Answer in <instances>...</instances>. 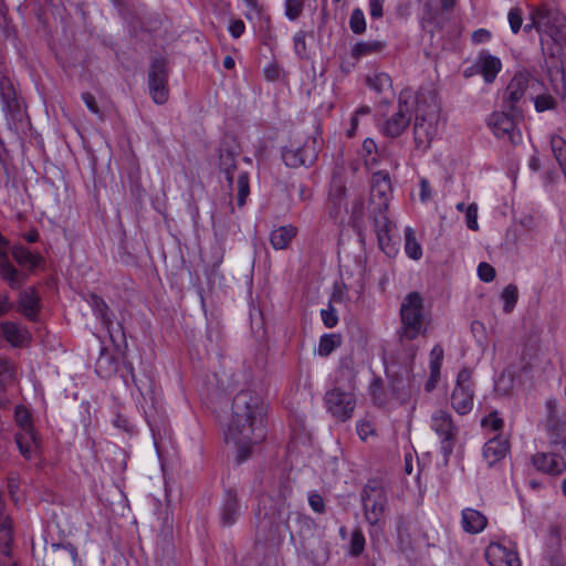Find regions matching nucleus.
I'll return each mask as SVG.
<instances>
[{
    "label": "nucleus",
    "instance_id": "nucleus-1",
    "mask_svg": "<svg viewBox=\"0 0 566 566\" xmlns=\"http://www.w3.org/2000/svg\"><path fill=\"white\" fill-rule=\"evenodd\" d=\"M266 413L268 405L259 391L243 389L234 396L224 439L238 448L239 462L245 461L252 448L265 440Z\"/></svg>",
    "mask_w": 566,
    "mask_h": 566
},
{
    "label": "nucleus",
    "instance_id": "nucleus-2",
    "mask_svg": "<svg viewBox=\"0 0 566 566\" xmlns=\"http://www.w3.org/2000/svg\"><path fill=\"white\" fill-rule=\"evenodd\" d=\"M429 102L423 94L416 95V122L413 126L417 149L426 151L438 135L440 109L433 96Z\"/></svg>",
    "mask_w": 566,
    "mask_h": 566
},
{
    "label": "nucleus",
    "instance_id": "nucleus-3",
    "mask_svg": "<svg viewBox=\"0 0 566 566\" xmlns=\"http://www.w3.org/2000/svg\"><path fill=\"white\" fill-rule=\"evenodd\" d=\"M399 314L401 325L398 335L401 342L413 340L426 334L423 298L420 293H408L401 302Z\"/></svg>",
    "mask_w": 566,
    "mask_h": 566
},
{
    "label": "nucleus",
    "instance_id": "nucleus-4",
    "mask_svg": "<svg viewBox=\"0 0 566 566\" xmlns=\"http://www.w3.org/2000/svg\"><path fill=\"white\" fill-rule=\"evenodd\" d=\"M219 168L224 175L229 188L237 190V205L243 207L250 195L249 172L239 170L235 164V154L226 149L220 151Z\"/></svg>",
    "mask_w": 566,
    "mask_h": 566
},
{
    "label": "nucleus",
    "instance_id": "nucleus-5",
    "mask_svg": "<svg viewBox=\"0 0 566 566\" xmlns=\"http://www.w3.org/2000/svg\"><path fill=\"white\" fill-rule=\"evenodd\" d=\"M521 116L520 109L513 112L503 107L488 116L486 125L495 138L515 146L522 143V133L517 127V118Z\"/></svg>",
    "mask_w": 566,
    "mask_h": 566
},
{
    "label": "nucleus",
    "instance_id": "nucleus-6",
    "mask_svg": "<svg viewBox=\"0 0 566 566\" xmlns=\"http://www.w3.org/2000/svg\"><path fill=\"white\" fill-rule=\"evenodd\" d=\"M319 145L316 138L292 139L282 147L283 163L291 168L311 167L318 157Z\"/></svg>",
    "mask_w": 566,
    "mask_h": 566
},
{
    "label": "nucleus",
    "instance_id": "nucleus-7",
    "mask_svg": "<svg viewBox=\"0 0 566 566\" xmlns=\"http://www.w3.org/2000/svg\"><path fill=\"white\" fill-rule=\"evenodd\" d=\"M532 23L525 25V30L533 27L539 32L547 34L555 42L566 35V19L557 10L551 9L546 6H541L531 12Z\"/></svg>",
    "mask_w": 566,
    "mask_h": 566
},
{
    "label": "nucleus",
    "instance_id": "nucleus-8",
    "mask_svg": "<svg viewBox=\"0 0 566 566\" xmlns=\"http://www.w3.org/2000/svg\"><path fill=\"white\" fill-rule=\"evenodd\" d=\"M286 491V488H284L283 491H280L276 499H273L269 494L260 495L258 500V507L254 512V516L258 521V527L272 531L283 521Z\"/></svg>",
    "mask_w": 566,
    "mask_h": 566
},
{
    "label": "nucleus",
    "instance_id": "nucleus-9",
    "mask_svg": "<svg viewBox=\"0 0 566 566\" xmlns=\"http://www.w3.org/2000/svg\"><path fill=\"white\" fill-rule=\"evenodd\" d=\"M416 102V95L411 90H403L398 97V109L381 125V133L390 138L399 137L409 126L411 120L410 106Z\"/></svg>",
    "mask_w": 566,
    "mask_h": 566
},
{
    "label": "nucleus",
    "instance_id": "nucleus-10",
    "mask_svg": "<svg viewBox=\"0 0 566 566\" xmlns=\"http://www.w3.org/2000/svg\"><path fill=\"white\" fill-rule=\"evenodd\" d=\"M451 406L461 416L468 415L474 405V386L472 371L463 367L457 375L455 386L451 392Z\"/></svg>",
    "mask_w": 566,
    "mask_h": 566
},
{
    "label": "nucleus",
    "instance_id": "nucleus-11",
    "mask_svg": "<svg viewBox=\"0 0 566 566\" xmlns=\"http://www.w3.org/2000/svg\"><path fill=\"white\" fill-rule=\"evenodd\" d=\"M430 428L439 438L441 452L448 458L453 452L458 434L451 413L443 409L436 410L430 418Z\"/></svg>",
    "mask_w": 566,
    "mask_h": 566
},
{
    "label": "nucleus",
    "instance_id": "nucleus-12",
    "mask_svg": "<svg viewBox=\"0 0 566 566\" xmlns=\"http://www.w3.org/2000/svg\"><path fill=\"white\" fill-rule=\"evenodd\" d=\"M14 419L17 424L20 427V431L15 433V442L21 454L25 459H30L39 448L38 438L34 433L31 421V415L25 407L17 406Z\"/></svg>",
    "mask_w": 566,
    "mask_h": 566
},
{
    "label": "nucleus",
    "instance_id": "nucleus-13",
    "mask_svg": "<svg viewBox=\"0 0 566 566\" xmlns=\"http://www.w3.org/2000/svg\"><path fill=\"white\" fill-rule=\"evenodd\" d=\"M327 411L338 421H347L356 408V396L339 388L331 389L325 395Z\"/></svg>",
    "mask_w": 566,
    "mask_h": 566
},
{
    "label": "nucleus",
    "instance_id": "nucleus-14",
    "mask_svg": "<svg viewBox=\"0 0 566 566\" xmlns=\"http://www.w3.org/2000/svg\"><path fill=\"white\" fill-rule=\"evenodd\" d=\"M485 558L490 566H522L516 545L506 538L492 541L485 548Z\"/></svg>",
    "mask_w": 566,
    "mask_h": 566
},
{
    "label": "nucleus",
    "instance_id": "nucleus-15",
    "mask_svg": "<svg viewBox=\"0 0 566 566\" xmlns=\"http://www.w3.org/2000/svg\"><path fill=\"white\" fill-rule=\"evenodd\" d=\"M557 400L547 399V422H548V440L551 447L566 455V415L558 417L557 415Z\"/></svg>",
    "mask_w": 566,
    "mask_h": 566
},
{
    "label": "nucleus",
    "instance_id": "nucleus-16",
    "mask_svg": "<svg viewBox=\"0 0 566 566\" xmlns=\"http://www.w3.org/2000/svg\"><path fill=\"white\" fill-rule=\"evenodd\" d=\"M148 88L149 94L156 104L163 105L168 101V74L164 59H156L151 63L148 74Z\"/></svg>",
    "mask_w": 566,
    "mask_h": 566
},
{
    "label": "nucleus",
    "instance_id": "nucleus-17",
    "mask_svg": "<svg viewBox=\"0 0 566 566\" xmlns=\"http://www.w3.org/2000/svg\"><path fill=\"white\" fill-rule=\"evenodd\" d=\"M363 506L367 523L376 526L380 522L387 506L386 492L382 489L366 485L363 492Z\"/></svg>",
    "mask_w": 566,
    "mask_h": 566
},
{
    "label": "nucleus",
    "instance_id": "nucleus-18",
    "mask_svg": "<svg viewBox=\"0 0 566 566\" xmlns=\"http://www.w3.org/2000/svg\"><path fill=\"white\" fill-rule=\"evenodd\" d=\"M530 82V74L523 72L515 73L506 86L502 107L513 112L518 109L516 105L524 97Z\"/></svg>",
    "mask_w": 566,
    "mask_h": 566
},
{
    "label": "nucleus",
    "instance_id": "nucleus-19",
    "mask_svg": "<svg viewBox=\"0 0 566 566\" xmlns=\"http://www.w3.org/2000/svg\"><path fill=\"white\" fill-rule=\"evenodd\" d=\"M536 471L548 475H560L566 470V461L556 450L551 452H536L531 459Z\"/></svg>",
    "mask_w": 566,
    "mask_h": 566
},
{
    "label": "nucleus",
    "instance_id": "nucleus-20",
    "mask_svg": "<svg viewBox=\"0 0 566 566\" xmlns=\"http://www.w3.org/2000/svg\"><path fill=\"white\" fill-rule=\"evenodd\" d=\"M9 241L0 233V275L12 289L20 287L27 275L18 271L8 256Z\"/></svg>",
    "mask_w": 566,
    "mask_h": 566
},
{
    "label": "nucleus",
    "instance_id": "nucleus-21",
    "mask_svg": "<svg viewBox=\"0 0 566 566\" xmlns=\"http://www.w3.org/2000/svg\"><path fill=\"white\" fill-rule=\"evenodd\" d=\"M391 197V180L387 172L377 171L371 178L370 199L378 209H387Z\"/></svg>",
    "mask_w": 566,
    "mask_h": 566
},
{
    "label": "nucleus",
    "instance_id": "nucleus-22",
    "mask_svg": "<svg viewBox=\"0 0 566 566\" xmlns=\"http://www.w3.org/2000/svg\"><path fill=\"white\" fill-rule=\"evenodd\" d=\"M476 74H480L486 84L495 81L497 74L502 70L501 60L492 55L489 51H481L473 64Z\"/></svg>",
    "mask_w": 566,
    "mask_h": 566
},
{
    "label": "nucleus",
    "instance_id": "nucleus-23",
    "mask_svg": "<svg viewBox=\"0 0 566 566\" xmlns=\"http://www.w3.org/2000/svg\"><path fill=\"white\" fill-rule=\"evenodd\" d=\"M83 298L86 301L88 306L92 308L93 314L101 323L102 327L108 333L111 339L114 342V334H113V318L114 315L106 304V302L98 296L97 294L91 293L87 295H82Z\"/></svg>",
    "mask_w": 566,
    "mask_h": 566
},
{
    "label": "nucleus",
    "instance_id": "nucleus-24",
    "mask_svg": "<svg viewBox=\"0 0 566 566\" xmlns=\"http://www.w3.org/2000/svg\"><path fill=\"white\" fill-rule=\"evenodd\" d=\"M241 513V506L238 493L233 489H227L223 493L222 502L220 505V521L224 526L233 525Z\"/></svg>",
    "mask_w": 566,
    "mask_h": 566
},
{
    "label": "nucleus",
    "instance_id": "nucleus-25",
    "mask_svg": "<svg viewBox=\"0 0 566 566\" xmlns=\"http://www.w3.org/2000/svg\"><path fill=\"white\" fill-rule=\"evenodd\" d=\"M395 226L387 218L377 223L376 234L380 250L388 256H394L399 251V240L391 234Z\"/></svg>",
    "mask_w": 566,
    "mask_h": 566
},
{
    "label": "nucleus",
    "instance_id": "nucleus-26",
    "mask_svg": "<svg viewBox=\"0 0 566 566\" xmlns=\"http://www.w3.org/2000/svg\"><path fill=\"white\" fill-rule=\"evenodd\" d=\"M11 254L14 261L23 269L33 272L44 266L45 261L41 253L31 251L22 244L12 248Z\"/></svg>",
    "mask_w": 566,
    "mask_h": 566
},
{
    "label": "nucleus",
    "instance_id": "nucleus-27",
    "mask_svg": "<svg viewBox=\"0 0 566 566\" xmlns=\"http://www.w3.org/2000/svg\"><path fill=\"white\" fill-rule=\"evenodd\" d=\"M510 444L506 439L494 437L488 440L483 447V459L488 467H493L502 461L509 453Z\"/></svg>",
    "mask_w": 566,
    "mask_h": 566
},
{
    "label": "nucleus",
    "instance_id": "nucleus-28",
    "mask_svg": "<svg viewBox=\"0 0 566 566\" xmlns=\"http://www.w3.org/2000/svg\"><path fill=\"white\" fill-rule=\"evenodd\" d=\"M461 526L468 534H480L488 526V517L475 509L465 507L461 512Z\"/></svg>",
    "mask_w": 566,
    "mask_h": 566
},
{
    "label": "nucleus",
    "instance_id": "nucleus-29",
    "mask_svg": "<svg viewBox=\"0 0 566 566\" xmlns=\"http://www.w3.org/2000/svg\"><path fill=\"white\" fill-rule=\"evenodd\" d=\"M0 328L6 340L13 347H22L31 339L29 331L14 322H3Z\"/></svg>",
    "mask_w": 566,
    "mask_h": 566
},
{
    "label": "nucleus",
    "instance_id": "nucleus-30",
    "mask_svg": "<svg viewBox=\"0 0 566 566\" xmlns=\"http://www.w3.org/2000/svg\"><path fill=\"white\" fill-rule=\"evenodd\" d=\"M0 97L4 111H7L10 114L20 111L18 95L14 85L9 76L2 75L0 77Z\"/></svg>",
    "mask_w": 566,
    "mask_h": 566
},
{
    "label": "nucleus",
    "instance_id": "nucleus-31",
    "mask_svg": "<svg viewBox=\"0 0 566 566\" xmlns=\"http://www.w3.org/2000/svg\"><path fill=\"white\" fill-rule=\"evenodd\" d=\"M297 232V228L293 224L277 227L270 233V243L274 250H285Z\"/></svg>",
    "mask_w": 566,
    "mask_h": 566
},
{
    "label": "nucleus",
    "instance_id": "nucleus-32",
    "mask_svg": "<svg viewBox=\"0 0 566 566\" xmlns=\"http://www.w3.org/2000/svg\"><path fill=\"white\" fill-rule=\"evenodd\" d=\"M19 311L29 319L34 321L40 310V297L33 289H29L20 294Z\"/></svg>",
    "mask_w": 566,
    "mask_h": 566
},
{
    "label": "nucleus",
    "instance_id": "nucleus-33",
    "mask_svg": "<svg viewBox=\"0 0 566 566\" xmlns=\"http://www.w3.org/2000/svg\"><path fill=\"white\" fill-rule=\"evenodd\" d=\"M95 371L102 378H108L117 371V361L106 347H101L95 361Z\"/></svg>",
    "mask_w": 566,
    "mask_h": 566
},
{
    "label": "nucleus",
    "instance_id": "nucleus-34",
    "mask_svg": "<svg viewBox=\"0 0 566 566\" xmlns=\"http://www.w3.org/2000/svg\"><path fill=\"white\" fill-rule=\"evenodd\" d=\"M366 85L377 94H384L392 90V80L386 72L375 71L366 75Z\"/></svg>",
    "mask_w": 566,
    "mask_h": 566
},
{
    "label": "nucleus",
    "instance_id": "nucleus-35",
    "mask_svg": "<svg viewBox=\"0 0 566 566\" xmlns=\"http://www.w3.org/2000/svg\"><path fill=\"white\" fill-rule=\"evenodd\" d=\"M405 252L411 260L418 261L422 256V248L418 242L416 232L411 227L405 229Z\"/></svg>",
    "mask_w": 566,
    "mask_h": 566
},
{
    "label": "nucleus",
    "instance_id": "nucleus-36",
    "mask_svg": "<svg viewBox=\"0 0 566 566\" xmlns=\"http://www.w3.org/2000/svg\"><path fill=\"white\" fill-rule=\"evenodd\" d=\"M342 344L340 335L338 334H324L321 336L316 354L321 357L329 356Z\"/></svg>",
    "mask_w": 566,
    "mask_h": 566
},
{
    "label": "nucleus",
    "instance_id": "nucleus-37",
    "mask_svg": "<svg viewBox=\"0 0 566 566\" xmlns=\"http://www.w3.org/2000/svg\"><path fill=\"white\" fill-rule=\"evenodd\" d=\"M384 48L385 43L381 41H360L353 46L352 56L358 60L371 53L380 52Z\"/></svg>",
    "mask_w": 566,
    "mask_h": 566
},
{
    "label": "nucleus",
    "instance_id": "nucleus-38",
    "mask_svg": "<svg viewBox=\"0 0 566 566\" xmlns=\"http://www.w3.org/2000/svg\"><path fill=\"white\" fill-rule=\"evenodd\" d=\"M366 546V538L360 527L353 530L347 547V555L350 557H359Z\"/></svg>",
    "mask_w": 566,
    "mask_h": 566
},
{
    "label": "nucleus",
    "instance_id": "nucleus-39",
    "mask_svg": "<svg viewBox=\"0 0 566 566\" xmlns=\"http://www.w3.org/2000/svg\"><path fill=\"white\" fill-rule=\"evenodd\" d=\"M500 298L503 302V312L509 314L511 313L518 301V289L515 284H509L506 285L501 294Z\"/></svg>",
    "mask_w": 566,
    "mask_h": 566
},
{
    "label": "nucleus",
    "instance_id": "nucleus-40",
    "mask_svg": "<svg viewBox=\"0 0 566 566\" xmlns=\"http://www.w3.org/2000/svg\"><path fill=\"white\" fill-rule=\"evenodd\" d=\"M15 379V366L11 359L0 355V386L11 385Z\"/></svg>",
    "mask_w": 566,
    "mask_h": 566
},
{
    "label": "nucleus",
    "instance_id": "nucleus-41",
    "mask_svg": "<svg viewBox=\"0 0 566 566\" xmlns=\"http://www.w3.org/2000/svg\"><path fill=\"white\" fill-rule=\"evenodd\" d=\"M306 0H284V15L289 21L297 20L304 10Z\"/></svg>",
    "mask_w": 566,
    "mask_h": 566
},
{
    "label": "nucleus",
    "instance_id": "nucleus-42",
    "mask_svg": "<svg viewBox=\"0 0 566 566\" xmlns=\"http://www.w3.org/2000/svg\"><path fill=\"white\" fill-rule=\"evenodd\" d=\"M370 113H371V108L368 105H363L354 112V114L350 117L349 127L346 130V136L348 138H353L356 135L359 123H360V118L363 116L370 115Z\"/></svg>",
    "mask_w": 566,
    "mask_h": 566
},
{
    "label": "nucleus",
    "instance_id": "nucleus-43",
    "mask_svg": "<svg viewBox=\"0 0 566 566\" xmlns=\"http://www.w3.org/2000/svg\"><path fill=\"white\" fill-rule=\"evenodd\" d=\"M306 35H307V32L300 30L293 36L294 52L297 55V57L302 59V60L308 59Z\"/></svg>",
    "mask_w": 566,
    "mask_h": 566
},
{
    "label": "nucleus",
    "instance_id": "nucleus-44",
    "mask_svg": "<svg viewBox=\"0 0 566 566\" xmlns=\"http://www.w3.org/2000/svg\"><path fill=\"white\" fill-rule=\"evenodd\" d=\"M349 27L355 34H361L366 31V19L361 9L356 8L353 10L349 18Z\"/></svg>",
    "mask_w": 566,
    "mask_h": 566
},
{
    "label": "nucleus",
    "instance_id": "nucleus-45",
    "mask_svg": "<svg viewBox=\"0 0 566 566\" xmlns=\"http://www.w3.org/2000/svg\"><path fill=\"white\" fill-rule=\"evenodd\" d=\"M444 350L440 344H436L430 352V371L433 376L440 375Z\"/></svg>",
    "mask_w": 566,
    "mask_h": 566
},
{
    "label": "nucleus",
    "instance_id": "nucleus-46",
    "mask_svg": "<svg viewBox=\"0 0 566 566\" xmlns=\"http://www.w3.org/2000/svg\"><path fill=\"white\" fill-rule=\"evenodd\" d=\"M534 107L537 113L551 111L556 107V101L549 94H541L534 98Z\"/></svg>",
    "mask_w": 566,
    "mask_h": 566
},
{
    "label": "nucleus",
    "instance_id": "nucleus-47",
    "mask_svg": "<svg viewBox=\"0 0 566 566\" xmlns=\"http://www.w3.org/2000/svg\"><path fill=\"white\" fill-rule=\"evenodd\" d=\"M361 150H363V156L365 158L366 164H376L377 163V158H376L377 144L373 138H366L363 142Z\"/></svg>",
    "mask_w": 566,
    "mask_h": 566
},
{
    "label": "nucleus",
    "instance_id": "nucleus-48",
    "mask_svg": "<svg viewBox=\"0 0 566 566\" xmlns=\"http://www.w3.org/2000/svg\"><path fill=\"white\" fill-rule=\"evenodd\" d=\"M482 427L490 428L492 431H500L503 427V419L497 411H492L481 421Z\"/></svg>",
    "mask_w": 566,
    "mask_h": 566
},
{
    "label": "nucleus",
    "instance_id": "nucleus-49",
    "mask_svg": "<svg viewBox=\"0 0 566 566\" xmlns=\"http://www.w3.org/2000/svg\"><path fill=\"white\" fill-rule=\"evenodd\" d=\"M321 318L327 328H333L338 323L337 312L332 304H328L327 308L321 310Z\"/></svg>",
    "mask_w": 566,
    "mask_h": 566
},
{
    "label": "nucleus",
    "instance_id": "nucleus-50",
    "mask_svg": "<svg viewBox=\"0 0 566 566\" xmlns=\"http://www.w3.org/2000/svg\"><path fill=\"white\" fill-rule=\"evenodd\" d=\"M465 222L470 230H479L478 223V206L476 203H470L465 209Z\"/></svg>",
    "mask_w": 566,
    "mask_h": 566
},
{
    "label": "nucleus",
    "instance_id": "nucleus-51",
    "mask_svg": "<svg viewBox=\"0 0 566 566\" xmlns=\"http://www.w3.org/2000/svg\"><path fill=\"white\" fill-rule=\"evenodd\" d=\"M476 272L482 282L490 283L495 279V269L486 262H481Z\"/></svg>",
    "mask_w": 566,
    "mask_h": 566
},
{
    "label": "nucleus",
    "instance_id": "nucleus-52",
    "mask_svg": "<svg viewBox=\"0 0 566 566\" xmlns=\"http://www.w3.org/2000/svg\"><path fill=\"white\" fill-rule=\"evenodd\" d=\"M510 28L514 34L518 33L522 27L523 18L522 10L520 8H513L507 14Z\"/></svg>",
    "mask_w": 566,
    "mask_h": 566
},
{
    "label": "nucleus",
    "instance_id": "nucleus-53",
    "mask_svg": "<svg viewBox=\"0 0 566 566\" xmlns=\"http://www.w3.org/2000/svg\"><path fill=\"white\" fill-rule=\"evenodd\" d=\"M245 7L244 15L248 20H253L261 13L259 0H241Z\"/></svg>",
    "mask_w": 566,
    "mask_h": 566
},
{
    "label": "nucleus",
    "instance_id": "nucleus-54",
    "mask_svg": "<svg viewBox=\"0 0 566 566\" xmlns=\"http://www.w3.org/2000/svg\"><path fill=\"white\" fill-rule=\"evenodd\" d=\"M308 504L311 509L318 514H322L325 512V502L321 494L318 493H312L308 496Z\"/></svg>",
    "mask_w": 566,
    "mask_h": 566
},
{
    "label": "nucleus",
    "instance_id": "nucleus-55",
    "mask_svg": "<svg viewBox=\"0 0 566 566\" xmlns=\"http://www.w3.org/2000/svg\"><path fill=\"white\" fill-rule=\"evenodd\" d=\"M228 31L233 39H239L245 32V24L241 19L230 21Z\"/></svg>",
    "mask_w": 566,
    "mask_h": 566
},
{
    "label": "nucleus",
    "instance_id": "nucleus-56",
    "mask_svg": "<svg viewBox=\"0 0 566 566\" xmlns=\"http://www.w3.org/2000/svg\"><path fill=\"white\" fill-rule=\"evenodd\" d=\"M385 0H369V15L371 19H380L384 15Z\"/></svg>",
    "mask_w": 566,
    "mask_h": 566
},
{
    "label": "nucleus",
    "instance_id": "nucleus-57",
    "mask_svg": "<svg viewBox=\"0 0 566 566\" xmlns=\"http://www.w3.org/2000/svg\"><path fill=\"white\" fill-rule=\"evenodd\" d=\"M357 434L361 440H366L369 436L374 434L373 424L368 421H359L356 426Z\"/></svg>",
    "mask_w": 566,
    "mask_h": 566
},
{
    "label": "nucleus",
    "instance_id": "nucleus-58",
    "mask_svg": "<svg viewBox=\"0 0 566 566\" xmlns=\"http://www.w3.org/2000/svg\"><path fill=\"white\" fill-rule=\"evenodd\" d=\"M113 423L115 427L126 432H132L134 430V424L132 423V421L123 415H117L113 420Z\"/></svg>",
    "mask_w": 566,
    "mask_h": 566
},
{
    "label": "nucleus",
    "instance_id": "nucleus-59",
    "mask_svg": "<svg viewBox=\"0 0 566 566\" xmlns=\"http://www.w3.org/2000/svg\"><path fill=\"white\" fill-rule=\"evenodd\" d=\"M471 40L475 44L489 42L491 40V32L486 29H478L472 33Z\"/></svg>",
    "mask_w": 566,
    "mask_h": 566
},
{
    "label": "nucleus",
    "instance_id": "nucleus-60",
    "mask_svg": "<svg viewBox=\"0 0 566 566\" xmlns=\"http://www.w3.org/2000/svg\"><path fill=\"white\" fill-rule=\"evenodd\" d=\"M419 198L422 202H427L431 198L430 182L426 178H421L419 181Z\"/></svg>",
    "mask_w": 566,
    "mask_h": 566
},
{
    "label": "nucleus",
    "instance_id": "nucleus-61",
    "mask_svg": "<svg viewBox=\"0 0 566 566\" xmlns=\"http://www.w3.org/2000/svg\"><path fill=\"white\" fill-rule=\"evenodd\" d=\"M91 407L92 406L88 401H83L80 405V412L82 416L81 421L85 427L90 426L92 421Z\"/></svg>",
    "mask_w": 566,
    "mask_h": 566
},
{
    "label": "nucleus",
    "instance_id": "nucleus-62",
    "mask_svg": "<svg viewBox=\"0 0 566 566\" xmlns=\"http://www.w3.org/2000/svg\"><path fill=\"white\" fill-rule=\"evenodd\" d=\"M83 102L85 103L86 107L96 115H99V109L96 103L95 97L91 93H84L82 95Z\"/></svg>",
    "mask_w": 566,
    "mask_h": 566
},
{
    "label": "nucleus",
    "instance_id": "nucleus-63",
    "mask_svg": "<svg viewBox=\"0 0 566 566\" xmlns=\"http://www.w3.org/2000/svg\"><path fill=\"white\" fill-rule=\"evenodd\" d=\"M329 196L335 206H342L345 196V188L338 187L336 190L332 189Z\"/></svg>",
    "mask_w": 566,
    "mask_h": 566
},
{
    "label": "nucleus",
    "instance_id": "nucleus-64",
    "mask_svg": "<svg viewBox=\"0 0 566 566\" xmlns=\"http://www.w3.org/2000/svg\"><path fill=\"white\" fill-rule=\"evenodd\" d=\"M439 378H440V375L433 376L432 371H430L429 379L427 380V382L424 385L426 391H428V392L432 391L436 388V385H437Z\"/></svg>",
    "mask_w": 566,
    "mask_h": 566
}]
</instances>
